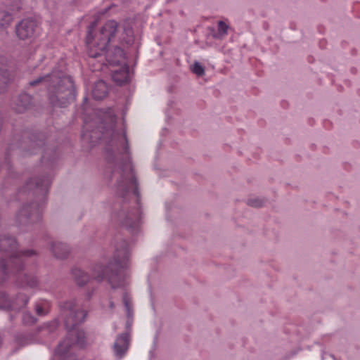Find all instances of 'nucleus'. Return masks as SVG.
Instances as JSON below:
<instances>
[{"label":"nucleus","instance_id":"f257e3e1","mask_svg":"<svg viewBox=\"0 0 360 360\" xmlns=\"http://www.w3.org/2000/svg\"><path fill=\"white\" fill-rule=\"evenodd\" d=\"M96 22L91 23L88 29L86 39L88 55L91 58L104 56L106 62L112 65H120L119 70H113L112 78L115 82L121 85L129 81V67L126 64L125 54L119 44H131L134 41L131 28L123 29L120 33L118 24L114 20H109L94 33Z\"/></svg>","mask_w":360,"mask_h":360},{"label":"nucleus","instance_id":"f03ea898","mask_svg":"<svg viewBox=\"0 0 360 360\" xmlns=\"http://www.w3.org/2000/svg\"><path fill=\"white\" fill-rule=\"evenodd\" d=\"M0 250L8 257V260L4 259L0 262V284L10 277L11 268V273L16 276L17 281L22 287L34 288L37 285L36 276L22 272L23 264L27 258L34 255L33 251L19 252L15 240L11 237L0 238Z\"/></svg>","mask_w":360,"mask_h":360},{"label":"nucleus","instance_id":"7ed1b4c3","mask_svg":"<svg viewBox=\"0 0 360 360\" xmlns=\"http://www.w3.org/2000/svg\"><path fill=\"white\" fill-rule=\"evenodd\" d=\"M121 178L122 179L117 185L118 193L124 200L133 197L136 202V206L127 212L124 210L123 207L116 217L121 226L134 233L138 231L140 226L141 210L138 202L139 200L138 184L129 162H126L123 165Z\"/></svg>","mask_w":360,"mask_h":360},{"label":"nucleus","instance_id":"20e7f679","mask_svg":"<svg viewBox=\"0 0 360 360\" xmlns=\"http://www.w3.org/2000/svg\"><path fill=\"white\" fill-rule=\"evenodd\" d=\"M63 308L69 312V317L65 321L68 329L66 338L62 341L55 350V356L59 360H69L71 354L69 352L73 345L84 347L86 345V336L84 332L77 328V325L82 323L86 316V312L79 310L74 301L64 303Z\"/></svg>","mask_w":360,"mask_h":360},{"label":"nucleus","instance_id":"39448f33","mask_svg":"<svg viewBox=\"0 0 360 360\" xmlns=\"http://www.w3.org/2000/svg\"><path fill=\"white\" fill-rule=\"evenodd\" d=\"M39 84L47 89L49 100L53 106L66 107L75 98L73 81L63 71L55 70L50 75L30 82V86Z\"/></svg>","mask_w":360,"mask_h":360},{"label":"nucleus","instance_id":"423d86ee","mask_svg":"<svg viewBox=\"0 0 360 360\" xmlns=\"http://www.w3.org/2000/svg\"><path fill=\"white\" fill-rule=\"evenodd\" d=\"M129 257L128 243L123 241L120 247L116 249V256L113 262H110L109 266L105 268L101 265H96L94 272V278L98 281L107 279L113 288L122 286V271L127 266Z\"/></svg>","mask_w":360,"mask_h":360},{"label":"nucleus","instance_id":"0eeeda50","mask_svg":"<svg viewBox=\"0 0 360 360\" xmlns=\"http://www.w3.org/2000/svg\"><path fill=\"white\" fill-rule=\"evenodd\" d=\"M128 150V142L125 133L122 131L114 134L106 148L108 160L109 162L114 161L118 155L127 154Z\"/></svg>","mask_w":360,"mask_h":360},{"label":"nucleus","instance_id":"6e6552de","mask_svg":"<svg viewBox=\"0 0 360 360\" xmlns=\"http://www.w3.org/2000/svg\"><path fill=\"white\" fill-rule=\"evenodd\" d=\"M37 22L32 19H24L16 26V34L19 39L25 40L34 37Z\"/></svg>","mask_w":360,"mask_h":360},{"label":"nucleus","instance_id":"1a4fd4ad","mask_svg":"<svg viewBox=\"0 0 360 360\" xmlns=\"http://www.w3.org/2000/svg\"><path fill=\"white\" fill-rule=\"evenodd\" d=\"M29 299L25 295H20L15 302H11L6 293L0 292V309H16L26 306Z\"/></svg>","mask_w":360,"mask_h":360},{"label":"nucleus","instance_id":"9d476101","mask_svg":"<svg viewBox=\"0 0 360 360\" xmlns=\"http://www.w3.org/2000/svg\"><path fill=\"white\" fill-rule=\"evenodd\" d=\"M34 185L36 189L40 191L42 193H46L51 185V180L48 176L31 179L27 182V187L32 188Z\"/></svg>","mask_w":360,"mask_h":360},{"label":"nucleus","instance_id":"9b49d317","mask_svg":"<svg viewBox=\"0 0 360 360\" xmlns=\"http://www.w3.org/2000/svg\"><path fill=\"white\" fill-rule=\"evenodd\" d=\"M129 345V336L127 333H123L118 336L114 344L115 352L117 356H122L124 354Z\"/></svg>","mask_w":360,"mask_h":360},{"label":"nucleus","instance_id":"f8f14e48","mask_svg":"<svg viewBox=\"0 0 360 360\" xmlns=\"http://www.w3.org/2000/svg\"><path fill=\"white\" fill-rule=\"evenodd\" d=\"M108 91V88L106 83L103 80L98 81L93 87L92 96L94 99L101 100L107 96Z\"/></svg>","mask_w":360,"mask_h":360},{"label":"nucleus","instance_id":"ddd939ff","mask_svg":"<svg viewBox=\"0 0 360 360\" xmlns=\"http://www.w3.org/2000/svg\"><path fill=\"white\" fill-rule=\"evenodd\" d=\"M52 251L55 256L60 259L65 258L68 254L66 245L61 243H54L52 247Z\"/></svg>","mask_w":360,"mask_h":360},{"label":"nucleus","instance_id":"4468645a","mask_svg":"<svg viewBox=\"0 0 360 360\" xmlns=\"http://www.w3.org/2000/svg\"><path fill=\"white\" fill-rule=\"evenodd\" d=\"M72 274L77 283L79 285H84L89 280V276L79 269H74Z\"/></svg>","mask_w":360,"mask_h":360},{"label":"nucleus","instance_id":"2eb2a0df","mask_svg":"<svg viewBox=\"0 0 360 360\" xmlns=\"http://www.w3.org/2000/svg\"><path fill=\"white\" fill-rule=\"evenodd\" d=\"M58 326V321H53L51 323L45 324L43 327H41L39 333L43 336L51 335L57 329Z\"/></svg>","mask_w":360,"mask_h":360},{"label":"nucleus","instance_id":"dca6fc26","mask_svg":"<svg viewBox=\"0 0 360 360\" xmlns=\"http://www.w3.org/2000/svg\"><path fill=\"white\" fill-rule=\"evenodd\" d=\"M103 117L101 118V122L103 124L109 125L110 127L114 126L116 122V117L114 115L111 109H108V111L103 113Z\"/></svg>","mask_w":360,"mask_h":360},{"label":"nucleus","instance_id":"f3484780","mask_svg":"<svg viewBox=\"0 0 360 360\" xmlns=\"http://www.w3.org/2000/svg\"><path fill=\"white\" fill-rule=\"evenodd\" d=\"M31 97L27 94H24L20 96L19 102L20 106L17 109L19 112H22L24 110L27 109L31 103Z\"/></svg>","mask_w":360,"mask_h":360},{"label":"nucleus","instance_id":"a211bd4d","mask_svg":"<svg viewBox=\"0 0 360 360\" xmlns=\"http://www.w3.org/2000/svg\"><path fill=\"white\" fill-rule=\"evenodd\" d=\"M49 302L46 300H42L36 304L37 314L39 316H44L49 312Z\"/></svg>","mask_w":360,"mask_h":360},{"label":"nucleus","instance_id":"6ab92c4d","mask_svg":"<svg viewBox=\"0 0 360 360\" xmlns=\"http://www.w3.org/2000/svg\"><path fill=\"white\" fill-rule=\"evenodd\" d=\"M13 21L12 15L8 12L0 11V27H6Z\"/></svg>","mask_w":360,"mask_h":360},{"label":"nucleus","instance_id":"aec40b11","mask_svg":"<svg viewBox=\"0 0 360 360\" xmlns=\"http://www.w3.org/2000/svg\"><path fill=\"white\" fill-rule=\"evenodd\" d=\"M122 300L124 307L126 308L127 316L129 317L132 314V304L131 297L128 293L124 292L123 295Z\"/></svg>","mask_w":360,"mask_h":360},{"label":"nucleus","instance_id":"412c9836","mask_svg":"<svg viewBox=\"0 0 360 360\" xmlns=\"http://www.w3.org/2000/svg\"><path fill=\"white\" fill-rule=\"evenodd\" d=\"M229 25H227L224 21H219L218 22V34L220 37L227 34Z\"/></svg>","mask_w":360,"mask_h":360},{"label":"nucleus","instance_id":"4be33fe9","mask_svg":"<svg viewBox=\"0 0 360 360\" xmlns=\"http://www.w3.org/2000/svg\"><path fill=\"white\" fill-rule=\"evenodd\" d=\"M192 71L198 76H202L205 73L204 68L198 62L194 63L192 67Z\"/></svg>","mask_w":360,"mask_h":360},{"label":"nucleus","instance_id":"5701e85b","mask_svg":"<svg viewBox=\"0 0 360 360\" xmlns=\"http://www.w3.org/2000/svg\"><path fill=\"white\" fill-rule=\"evenodd\" d=\"M36 341L35 339L31 338H26V337H18L16 338V342L18 345L21 346H25L28 344L33 343Z\"/></svg>","mask_w":360,"mask_h":360},{"label":"nucleus","instance_id":"b1692460","mask_svg":"<svg viewBox=\"0 0 360 360\" xmlns=\"http://www.w3.org/2000/svg\"><path fill=\"white\" fill-rule=\"evenodd\" d=\"M263 200H260V199H258V198H255V199H250L248 202V204L252 207H262L263 205Z\"/></svg>","mask_w":360,"mask_h":360},{"label":"nucleus","instance_id":"393cba45","mask_svg":"<svg viewBox=\"0 0 360 360\" xmlns=\"http://www.w3.org/2000/svg\"><path fill=\"white\" fill-rule=\"evenodd\" d=\"M33 205H30L29 207H25L22 208V210L20 211V216L21 215H25L27 219H31L32 215L33 214L32 210H30L28 215H27V212L28 211V209H32Z\"/></svg>","mask_w":360,"mask_h":360},{"label":"nucleus","instance_id":"a878e982","mask_svg":"<svg viewBox=\"0 0 360 360\" xmlns=\"http://www.w3.org/2000/svg\"><path fill=\"white\" fill-rule=\"evenodd\" d=\"M23 321L26 323H34L35 319L32 316H30L29 314H25L24 316Z\"/></svg>","mask_w":360,"mask_h":360},{"label":"nucleus","instance_id":"bb28decb","mask_svg":"<svg viewBox=\"0 0 360 360\" xmlns=\"http://www.w3.org/2000/svg\"><path fill=\"white\" fill-rule=\"evenodd\" d=\"M110 307L111 309H112L114 307V304H113L112 302H110Z\"/></svg>","mask_w":360,"mask_h":360},{"label":"nucleus","instance_id":"cd10ccee","mask_svg":"<svg viewBox=\"0 0 360 360\" xmlns=\"http://www.w3.org/2000/svg\"><path fill=\"white\" fill-rule=\"evenodd\" d=\"M95 113H96V114H98V115H101V112L99 110V111H98V112H95Z\"/></svg>","mask_w":360,"mask_h":360},{"label":"nucleus","instance_id":"c85d7f7f","mask_svg":"<svg viewBox=\"0 0 360 360\" xmlns=\"http://www.w3.org/2000/svg\"><path fill=\"white\" fill-rule=\"evenodd\" d=\"M87 124H88V122L86 120H85V124L86 126H87Z\"/></svg>","mask_w":360,"mask_h":360}]
</instances>
